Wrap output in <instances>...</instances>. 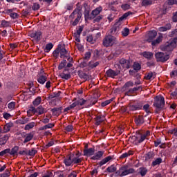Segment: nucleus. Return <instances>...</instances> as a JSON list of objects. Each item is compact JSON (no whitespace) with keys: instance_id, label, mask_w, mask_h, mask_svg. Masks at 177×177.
<instances>
[{"instance_id":"nucleus-1","label":"nucleus","mask_w":177,"mask_h":177,"mask_svg":"<svg viewBox=\"0 0 177 177\" xmlns=\"http://www.w3.org/2000/svg\"><path fill=\"white\" fill-rule=\"evenodd\" d=\"M153 107L156 109L155 113L158 114V113L165 107V98H164L162 95L154 97Z\"/></svg>"},{"instance_id":"nucleus-2","label":"nucleus","mask_w":177,"mask_h":177,"mask_svg":"<svg viewBox=\"0 0 177 177\" xmlns=\"http://www.w3.org/2000/svg\"><path fill=\"white\" fill-rule=\"evenodd\" d=\"M129 174H133V169L130 168L128 165H124L120 167L119 170L115 172V176H127V175H129Z\"/></svg>"},{"instance_id":"nucleus-3","label":"nucleus","mask_w":177,"mask_h":177,"mask_svg":"<svg viewBox=\"0 0 177 177\" xmlns=\"http://www.w3.org/2000/svg\"><path fill=\"white\" fill-rule=\"evenodd\" d=\"M133 82L129 81L126 82L122 89L124 91L125 96H128L129 97H132L133 96Z\"/></svg>"},{"instance_id":"nucleus-4","label":"nucleus","mask_w":177,"mask_h":177,"mask_svg":"<svg viewBox=\"0 0 177 177\" xmlns=\"http://www.w3.org/2000/svg\"><path fill=\"white\" fill-rule=\"evenodd\" d=\"M115 42H117V37L111 35H105L102 40V44L105 48L113 46Z\"/></svg>"},{"instance_id":"nucleus-5","label":"nucleus","mask_w":177,"mask_h":177,"mask_svg":"<svg viewBox=\"0 0 177 177\" xmlns=\"http://www.w3.org/2000/svg\"><path fill=\"white\" fill-rule=\"evenodd\" d=\"M132 64H131V60H127L124 58H122L119 60V62L115 64V68L118 70H122V68H131Z\"/></svg>"},{"instance_id":"nucleus-6","label":"nucleus","mask_w":177,"mask_h":177,"mask_svg":"<svg viewBox=\"0 0 177 177\" xmlns=\"http://www.w3.org/2000/svg\"><path fill=\"white\" fill-rule=\"evenodd\" d=\"M32 111L33 114H35L38 113L39 115H42V114L47 113L48 111L45 109L42 106H39L37 108H35L34 106H30L29 110L27 111V113L29 114V113Z\"/></svg>"},{"instance_id":"nucleus-7","label":"nucleus","mask_w":177,"mask_h":177,"mask_svg":"<svg viewBox=\"0 0 177 177\" xmlns=\"http://www.w3.org/2000/svg\"><path fill=\"white\" fill-rule=\"evenodd\" d=\"M155 57L157 62H161V63H165V62L169 59V55L165 54L162 52H158L155 54Z\"/></svg>"},{"instance_id":"nucleus-8","label":"nucleus","mask_w":177,"mask_h":177,"mask_svg":"<svg viewBox=\"0 0 177 177\" xmlns=\"http://www.w3.org/2000/svg\"><path fill=\"white\" fill-rule=\"evenodd\" d=\"M147 135L146 134H142V133H140V131H137L136 132V135L134 136L135 138V145H140V143H142V142L145 141V140L147 138Z\"/></svg>"},{"instance_id":"nucleus-9","label":"nucleus","mask_w":177,"mask_h":177,"mask_svg":"<svg viewBox=\"0 0 177 177\" xmlns=\"http://www.w3.org/2000/svg\"><path fill=\"white\" fill-rule=\"evenodd\" d=\"M121 30V27L118 24H115L113 27L109 30V35H112V37H118L120 31Z\"/></svg>"},{"instance_id":"nucleus-10","label":"nucleus","mask_w":177,"mask_h":177,"mask_svg":"<svg viewBox=\"0 0 177 177\" xmlns=\"http://www.w3.org/2000/svg\"><path fill=\"white\" fill-rule=\"evenodd\" d=\"M29 37L32 38L36 42H39L42 38V32L40 30L33 31L29 34Z\"/></svg>"},{"instance_id":"nucleus-11","label":"nucleus","mask_w":177,"mask_h":177,"mask_svg":"<svg viewBox=\"0 0 177 177\" xmlns=\"http://www.w3.org/2000/svg\"><path fill=\"white\" fill-rule=\"evenodd\" d=\"M160 49L161 50H163V52H172V50L175 49V47L171 44L170 41L160 46Z\"/></svg>"},{"instance_id":"nucleus-12","label":"nucleus","mask_w":177,"mask_h":177,"mask_svg":"<svg viewBox=\"0 0 177 177\" xmlns=\"http://www.w3.org/2000/svg\"><path fill=\"white\" fill-rule=\"evenodd\" d=\"M120 71H114L111 68L109 69L105 73V76L108 78H115L120 74Z\"/></svg>"},{"instance_id":"nucleus-13","label":"nucleus","mask_w":177,"mask_h":177,"mask_svg":"<svg viewBox=\"0 0 177 177\" xmlns=\"http://www.w3.org/2000/svg\"><path fill=\"white\" fill-rule=\"evenodd\" d=\"M73 157H74V153H71L67 155L66 158L64 159V164L66 167H73Z\"/></svg>"},{"instance_id":"nucleus-14","label":"nucleus","mask_w":177,"mask_h":177,"mask_svg":"<svg viewBox=\"0 0 177 177\" xmlns=\"http://www.w3.org/2000/svg\"><path fill=\"white\" fill-rule=\"evenodd\" d=\"M76 104L77 106H85V107H91L93 103L90 104L89 100L80 99L76 101Z\"/></svg>"},{"instance_id":"nucleus-15","label":"nucleus","mask_w":177,"mask_h":177,"mask_svg":"<svg viewBox=\"0 0 177 177\" xmlns=\"http://www.w3.org/2000/svg\"><path fill=\"white\" fill-rule=\"evenodd\" d=\"M156 37H157V32L156 30H152L149 31L147 35V42H152Z\"/></svg>"},{"instance_id":"nucleus-16","label":"nucleus","mask_w":177,"mask_h":177,"mask_svg":"<svg viewBox=\"0 0 177 177\" xmlns=\"http://www.w3.org/2000/svg\"><path fill=\"white\" fill-rule=\"evenodd\" d=\"M106 119V116L104 115H97L94 120L95 121V124L99 127L102 124V122H104V120Z\"/></svg>"},{"instance_id":"nucleus-17","label":"nucleus","mask_w":177,"mask_h":177,"mask_svg":"<svg viewBox=\"0 0 177 177\" xmlns=\"http://www.w3.org/2000/svg\"><path fill=\"white\" fill-rule=\"evenodd\" d=\"M83 156H86V157H91L92 156H93V154H95V148L92 147V148H88V149H85L83 151Z\"/></svg>"},{"instance_id":"nucleus-18","label":"nucleus","mask_w":177,"mask_h":177,"mask_svg":"<svg viewBox=\"0 0 177 177\" xmlns=\"http://www.w3.org/2000/svg\"><path fill=\"white\" fill-rule=\"evenodd\" d=\"M63 110V106L60 107H54L51 109V112L53 115H55L56 117H59L62 114V111Z\"/></svg>"},{"instance_id":"nucleus-19","label":"nucleus","mask_w":177,"mask_h":177,"mask_svg":"<svg viewBox=\"0 0 177 177\" xmlns=\"http://www.w3.org/2000/svg\"><path fill=\"white\" fill-rule=\"evenodd\" d=\"M131 15V12H127L123 14L118 19V21L115 23V24H118V26H121V23L124 21V20H127V18L128 16Z\"/></svg>"},{"instance_id":"nucleus-20","label":"nucleus","mask_w":177,"mask_h":177,"mask_svg":"<svg viewBox=\"0 0 177 177\" xmlns=\"http://www.w3.org/2000/svg\"><path fill=\"white\" fill-rule=\"evenodd\" d=\"M162 38H164L162 34L159 33V35L156 39L152 40V41H151L152 46H156V45H158L162 41Z\"/></svg>"},{"instance_id":"nucleus-21","label":"nucleus","mask_w":177,"mask_h":177,"mask_svg":"<svg viewBox=\"0 0 177 177\" xmlns=\"http://www.w3.org/2000/svg\"><path fill=\"white\" fill-rule=\"evenodd\" d=\"M171 28H172V24L169 23L164 26L159 27L158 31H160V32H164L165 31H169V30H171Z\"/></svg>"},{"instance_id":"nucleus-22","label":"nucleus","mask_w":177,"mask_h":177,"mask_svg":"<svg viewBox=\"0 0 177 177\" xmlns=\"http://www.w3.org/2000/svg\"><path fill=\"white\" fill-rule=\"evenodd\" d=\"M103 10V8L102 7H98L96 8L95 10H93L91 12V17H93V19H95V17H96L97 16H98V15H100V12Z\"/></svg>"},{"instance_id":"nucleus-23","label":"nucleus","mask_w":177,"mask_h":177,"mask_svg":"<svg viewBox=\"0 0 177 177\" xmlns=\"http://www.w3.org/2000/svg\"><path fill=\"white\" fill-rule=\"evenodd\" d=\"M103 154H104V151H98L91 158V159L93 160H100L103 157Z\"/></svg>"},{"instance_id":"nucleus-24","label":"nucleus","mask_w":177,"mask_h":177,"mask_svg":"<svg viewBox=\"0 0 177 177\" xmlns=\"http://www.w3.org/2000/svg\"><path fill=\"white\" fill-rule=\"evenodd\" d=\"M13 122H10L5 124L3 129V133H8L10 131V128H12Z\"/></svg>"},{"instance_id":"nucleus-25","label":"nucleus","mask_w":177,"mask_h":177,"mask_svg":"<svg viewBox=\"0 0 177 177\" xmlns=\"http://www.w3.org/2000/svg\"><path fill=\"white\" fill-rule=\"evenodd\" d=\"M111 160H113V156H109L105 158L102 159L100 162H99L98 165H100V167H103L104 164H107V162H109V161H111Z\"/></svg>"},{"instance_id":"nucleus-26","label":"nucleus","mask_w":177,"mask_h":177,"mask_svg":"<svg viewBox=\"0 0 177 177\" xmlns=\"http://www.w3.org/2000/svg\"><path fill=\"white\" fill-rule=\"evenodd\" d=\"M156 156V153L154 151H149L145 155V160L146 161H151L153 158Z\"/></svg>"},{"instance_id":"nucleus-27","label":"nucleus","mask_w":177,"mask_h":177,"mask_svg":"<svg viewBox=\"0 0 177 177\" xmlns=\"http://www.w3.org/2000/svg\"><path fill=\"white\" fill-rule=\"evenodd\" d=\"M84 15L85 21H87V20H93V17H92V15L90 14L89 10L85 9Z\"/></svg>"},{"instance_id":"nucleus-28","label":"nucleus","mask_w":177,"mask_h":177,"mask_svg":"<svg viewBox=\"0 0 177 177\" xmlns=\"http://www.w3.org/2000/svg\"><path fill=\"white\" fill-rule=\"evenodd\" d=\"M143 107V102L140 101H136L134 102L133 105V110H142V108Z\"/></svg>"},{"instance_id":"nucleus-29","label":"nucleus","mask_w":177,"mask_h":177,"mask_svg":"<svg viewBox=\"0 0 177 177\" xmlns=\"http://www.w3.org/2000/svg\"><path fill=\"white\" fill-rule=\"evenodd\" d=\"M133 150H129L127 152H125L124 153H122L120 157L119 158L120 160H124V158H127L131 156H133Z\"/></svg>"},{"instance_id":"nucleus-30","label":"nucleus","mask_w":177,"mask_h":177,"mask_svg":"<svg viewBox=\"0 0 177 177\" xmlns=\"http://www.w3.org/2000/svg\"><path fill=\"white\" fill-rule=\"evenodd\" d=\"M8 140H9V136H8V134H6L3 136V137L0 138V146H4V145H6Z\"/></svg>"},{"instance_id":"nucleus-31","label":"nucleus","mask_w":177,"mask_h":177,"mask_svg":"<svg viewBox=\"0 0 177 177\" xmlns=\"http://www.w3.org/2000/svg\"><path fill=\"white\" fill-rule=\"evenodd\" d=\"M17 151H19V146H15L11 149H10V156H17Z\"/></svg>"},{"instance_id":"nucleus-32","label":"nucleus","mask_w":177,"mask_h":177,"mask_svg":"<svg viewBox=\"0 0 177 177\" xmlns=\"http://www.w3.org/2000/svg\"><path fill=\"white\" fill-rule=\"evenodd\" d=\"M28 122H30V118L26 117H22L18 120V124H21V125H25V124H28Z\"/></svg>"},{"instance_id":"nucleus-33","label":"nucleus","mask_w":177,"mask_h":177,"mask_svg":"<svg viewBox=\"0 0 177 177\" xmlns=\"http://www.w3.org/2000/svg\"><path fill=\"white\" fill-rule=\"evenodd\" d=\"M46 80H48V77L44 75H41L37 78V82H39V84L44 85V84L46 82Z\"/></svg>"},{"instance_id":"nucleus-34","label":"nucleus","mask_w":177,"mask_h":177,"mask_svg":"<svg viewBox=\"0 0 177 177\" xmlns=\"http://www.w3.org/2000/svg\"><path fill=\"white\" fill-rule=\"evenodd\" d=\"M141 69H142V64H140L138 62H133V71H136V73H138V71H140Z\"/></svg>"},{"instance_id":"nucleus-35","label":"nucleus","mask_w":177,"mask_h":177,"mask_svg":"<svg viewBox=\"0 0 177 177\" xmlns=\"http://www.w3.org/2000/svg\"><path fill=\"white\" fill-rule=\"evenodd\" d=\"M135 122L136 125H142L143 122H145V120H143V116L139 115L138 117L135 118Z\"/></svg>"},{"instance_id":"nucleus-36","label":"nucleus","mask_w":177,"mask_h":177,"mask_svg":"<svg viewBox=\"0 0 177 177\" xmlns=\"http://www.w3.org/2000/svg\"><path fill=\"white\" fill-rule=\"evenodd\" d=\"M81 17H82V14H77V17L73 21H71L72 26H75L80 23V20H81Z\"/></svg>"},{"instance_id":"nucleus-37","label":"nucleus","mask_w":177,"mask_h":177,"mask_svg":"<svg viewBox=\"0 0 177 177\" xmlns=\"http://www.w3.org/2000/svg\"><path fill=\"white\" fill-rule=\"evenodd\" d=\"M72 162L74 165V164H81L82 162V158H77L75 156V154H74V156H72Z\"/></svg>"},{"instance_id":"nucleus-38","label":"nucleus","mask_w":177,"mask_h":177,"mask_svg":"<svg viewBox=\"0 0 177 177\" xmlns=\"http://www.w3.org/2000/svg\"><path fill=\"white\" fill-rule=\"evenodd\" d=\"M133 75L137 78V81L135 82L134 85H140L142 84V81H140L141 75L133 72Z\"/></svg>"},{"instance_id":"nucleus-39","label":"nucleus","mask_w":177,"mask_h":177,"mask_svg":"<svg viewBox=\"0 0 177 177\" xmlns=\"http://www.w3.org/2000/svg\"><path fill=\"white\" fill-rule=\"evenodd\" d=\"M32 138H34V134L32 133H29L26 134V137L24 141V143H28V142H30V140H32Z\"/></svg>"},{"instance_id":"nucleus-40","label":"nucleus","mask_w":177,"mask_h":177,"mask_svg":"<svg viewBox=\"0 0 177 177\" xmlns=\"http://www.w3.org/2000/svg\"><path fill=\"white\" fill-rule=\"evenodd\" d=\"M53 48V44L48 43L46 45V47L44 49V51L45 52V53H49L50 50H52Z\"/></svg>"},{"instance_id":"nucleus-41","label":"nucleus","mask_w":177,"mask_h":177,"mask_svg":"<svg viewBox=\"0 0 177 177\" xmlns=\"http://www.w3.org/2000/svg\"><path fill=\"white\" fill-rule=\"evenodd\" d=\"M35 127V122H31L30 123H28L25 127L24 130L25 131H30V129H32Z\"/></svg>"},{"instance_id":"nucleus-42","label":"nucleus","mask_w":177,"mask_h":177,"mask_svg":"<svg viewBox=\"0 0 177 177\" xmlns=\"http://www.w3.org/2000/svg\"><path fill=\"white\" fill-rule=\"evenodd\" d=\"M99 64H100L99 62L90 61L88 62V67L89 68H95V67H97Z\"/></svg>"},{"instance_id":"nucleus-43","label":"nucleus","mask_w":177,"mask_h":177,"mask_svg":"<svg viewBox=\"0 0 177 177\" xmlns=\"http://www.w3.org/2000/svg\"><path fill=\"white\" fill-rule=\"evenodd\" d=\"M143 57H145V59H148L149 60H150V59H151V57H153V53L151 52H143L142 53Z\"/></svg>"},{"instance_id":"nucleus-44","label":"nucleus","mask_w":177,"mask_h":177,"mask_svg":"<svg viewBox=\"0 0 177 177\" xmlns=\"http://www.w3.org/2000/svg\"><path fill=\"white\" fill-rule=\"evenodd\" d=\"M126 111L129 114H133V104L130 103L126 108Z\"/></svg>"},{"instance_id":"nucleus-45","label":"nucleus","mask_w":177,"mask_h":177,"mask_svg":"<svg viewBox=\"0 0 177 177\" xmlns=\"http://www.w3.org/2000/svg\"><path fill=\"white\" fill-rule=\"evenodd\" d=\"M117 171V167L115 165H112L110 167H108L106 168V171L109 172L110 174H113V172H115Z\"/></svg>"},{"instance_id":"nucleus-46","label":"nucleus","mask_w":177,"mask_h":177,"mask_svg":"<svg viewBox=\"0 0 177 177\" xmlns=\"http://www.w3.org/2000/svg\"><path fill=\"white\" fill-rule=\"evenodd\" d=\"M60 78H62V80H70L71 78V74L70 73H62L59 75Z\"/></svg>"},{"instance_id":"nucleus-47","label":"nucleus","mask_w":177,"mask_h":177,"mask_svg":"<svg viewBox=\"0 0 177 177\" xmlns=\"http://www.w3.org/2000/svg\"><path fill=\"white\" fill-rule=\"evenodd\" d=\"M162 162V158H158L154 161L152 162V167H156V165H160Z\"/></svg>"},{"instance_id":"nucleus-48","label":"nucleus","mask_w":177,"mask_h":177,"mask_svg":"<svg viewBox=\"0 0 177 177\" xmlns=\"http://www.w3.org/2000/svg\"><path fill=\"white\" fill-rule=\"evenodd\" d=\"M62 46L59 45L58 48H57L53 52V55L55 59H57L59 57V55L60 53V47Z\"/></svg>"},{"instance_id":"nucleus-49","label":"nucleus","mask_w":177,"mask_h":177,"mask_svg":"<svg viewBox=\"0 0 177 177\" xmlns=\"http://www.w3.org/2000/svg\"><path fill=\"white\" fill-rule=\"evenodd\" d=\"M67 64V60L63 59L58 66V70H63Z\"/></svg>"},{"instance_id":"nucleus-50","label":"nucleus","mask_w":177,"mask_h":177,"mask_svg":"<svg viewBox=\"0 0 177 177\" xmlns=\"http://www.w3.org/2000/svg\"><path fill=\"white\" fill-rule=\"evenodd\" d=\"M78 15H82L81 12H78V10H74L73 12L70 15V19H74L76 17H78Z\"/></svg>"},{"instance_id":"nucleus-51","label":"nucleus","mask_w":177,"mask_h":177,"mask_svg":"<svg viewBox=\"0 0 177 177\" xmlns=\"http://www.w3.org/2000/svg\"><path fill=\"white\" fill-rule=\"evenodd\" d=\"M138 174H140L141 176H146V174H147V169H146V167H140Z\"/></svg>"},{"instance_id":"nucleus-52","label":"nucleus","mask_w":177,"mask_h":177,"mask_svg":"<svg viewBox=\"0 0 177 177\" xmlns=\"http://www.w3.org/2000/svg\"><path fill=\"white\" fill-rule=\"evenodd\" d=\"M37 153H38V151L35 150V148H32L30 150H28V156H30V157H34Z\"/></svg>"},{"instance_id":"nucleus-53","label":"nucleus","mask_w":177,"mask_h":177,"mask_svg":"<svg viewBox=\"0 0 177 177\" xmlns=\"http://www.w3.org/2000/svg\"><path fill=\"white\" fill-rule=\"evenodd\" d=\"M55 127V124L48 123L43 127H41V131H45V129H50V128H53Z\"/></svg>"},{"instance_id":"nucleus-54","label":"nucleus","mask_w":177,"mask_h":177,"mask_svg":"<svg viewBox=\"0 0 177 177\" xmlns=\"http://www.w3.org/2000/svg\"><path fill=\"white\" fill-rule=\"evenodd\" d=\"M153 5V1L151 0H142V6H150Z\"/></svg>"},{"instance_id":"nucleus-55","label":"nucleus","mask_w":177,"mask_h":177,"mask_svg":"<svg viewBox=\"0 0 177 177\" xmlns=\"http://www.w3.org/2000/svg\"><path fill=\"white\" fill-rule=\"evenodd\" d=\"M41 102H42V98L41 97H37L33 102V106H39L41 104Z\"/></svg>"},{"instance_id":"nucleus-56","label":"nucleus","mask_w":177,"mask_h":177,"mask_svg":"<svg viewBox=\"0 0 177 177\" xmlns=\"http://www.w3.org/2000/svg\"><path fill=\"white\" fill-rule=\"evenodd\" d=\"M10 148L6 149L0 152V157H3V156L10 154Z\"/></svg>"},{"instance_id":"nucleus-57","label":"nucleus","mask_w":177,"mask_h":177,"mask_svg":"<svg viewBox=\"0 0 177 177\" xmlns=\"http://www.w3.org/2000/svg\"><path fill=\"white\" fill-rule=\"evenodd\" d=\"M88 60L83 58V61L80 64V67H81V68H84L85 67H88Z\"/></svg>"},{"instance_id":"nucleus-58","label":"nucleus","mask_w":177,"mask_h":177,"mask_svg":"<svg viewBox=\"0 0 177 177\" xmlns=\"http://www.w3.org/2000/svg\"><path fill=\"white\" fill-rule=\"evenodd\" d=\"M114 97L111 98L110 100H107L103 102H102L101 106L102 107H106V106H107L108 104H110V103H111V102H113V100H114Z\"/></svg>"},{"instance_id":"nucleus-59","label":"nucleus","mask_w":177,"mask_h":177,"mask_svg":"<svg viewBox=\"0 0 177 177\" xmlns=\"http://www.w3.org/2000/svg\"><path fill=\"white\" fill-rule=\"evenodd\" d=\"M62 95V91H57V93L55 92L53 94H50L49 97L50 99H55V97H59Z\"/></svg>"},{"instance_id":"nucleus-60","label":"nucleus","mask_w":177,"mask_h":177,"mask_svg":"<svg viewBox=\"0 0 177 177\" xmlns=\"http://www.w3.org/2000/svg\"><path fill=\"white\" fill-rule=\"evenodd\" d=\"M1 27H3L4 28L6 27H10V22L3 19L1 21Z\"/></svg>"},{"instance_id":"nucleus-61","label":"nucleus","mask_w":177,"mask_h":177,"mask_svg":"<svg viewBox=\"0 0 177 177\" xmlns=\"http://www.w3.org/2000/svg\"><path fill=\"white\" fill-rule=\"evenodd\" d=\"M77 75H79L80 78H83L84 80H86V77H88L86 73H83L81 71H78Z\"/></svg>"},{"instance_id":"nucleus-62","label":"nucleus","mask_w":177,"mask_h":177,"mask_svg":"<svg viewBox=\"0 0 177 177\" xmlns=\"http://www.w3.org/2000/svg\"><path fill=\"white\" fill-rule=\"evenodd\" d=\"M122 37H128L129 35V28H124L122 31Z\"/></svg>"},{"instance_id":"nucleus-63","label":"nucleus","mask_w":177,"mask_h":177,"mask_svg":"<svg viewBox=\"0 0 177 177\" xmlns=\"http://www.w3.org/2000/svg\"><path fill=\"white\" fill-rule=\"evenodd\" d=\"M18 154H19V156H28V149L24 148V150L19 151Z\"/></svg>"},{"instance_id":"nucleus-64","label":"nucleus","mask_w":177,"mask_h":177,"mask_svg":"<svg viewBox=\"0 0 177 177\" xmlns=\"http://www.w3.org/2000/svg\"><path fill=\"white\" fill-rule=\"evenodd\" d=\"M176 35H177V28L174 29L173 30H171V32H169V37L170 38L176 37Z\"/></svg>"}]
</instances>
